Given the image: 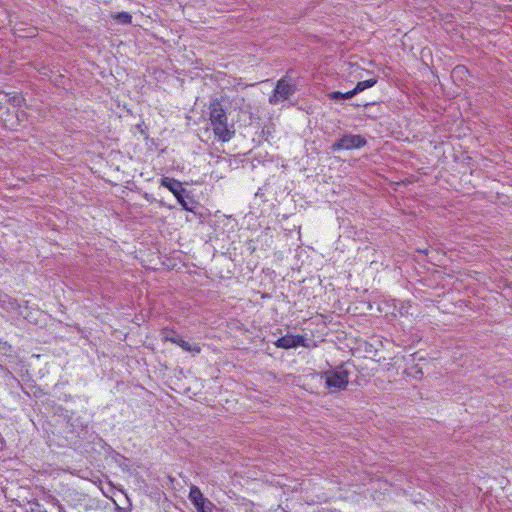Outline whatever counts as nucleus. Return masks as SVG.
<instances>
[{
  "label": "nucleus",
  "instance_id": "obj_17",
  "mask_svg": "<svg viewBox=\"0 0 512 512\" xmlns=\"http://www.w3.org/2000/svg\"><path fill=\"white\" fill-rule=\"evenodd\" d=\"M56 506H57L58 512H66L65 508L58 500H56Z\"/></svg>",
  "mask_w": 512,
  "mask_h": 512
},
{
  "label": "nucleus",
  "instance_id": "obj_11",
  "mask_svg": "<svg viewBox=\"0 0 512 512\" xmlns=\"http://www.w3.org/2000/svg\"><path fill=\"white\" fill-rule=\"evenodd\" d=\"M162 335L164 341H169L177 345L179 340H181V337L174 330L164 329Z\"/></svg>",
  "mask_w": 512,
  "mask_h": 512
},
{
  "label": "nucleus",
  "instance_id": "obj_4",
  "mask_svg": "<svg viewBox=\"0 0 512 512\" xmlns=\"http://www.w3.org/2000/svg\"><path fill=\"white\" fill-rule=\"evenodd\" d=\"M367 144L366 139L362 135L344 134L340 139L331 146L332 151L352 150L364 147Z\"/></svg>",
  "mask_w": 512,
  "mask_h": 512
},
{
  "label": "nucleus",
  "instance_id": "obj_16",
  "mask_svg": "<svg viewBox=\"0 0 512 512\" xmlns=\"http://www.w3.org/2000/svg\"><path fill=\"white\" fill-rule=\"evenodd\" d=\"M16 117L19 121L26 117V113L24 111H17Z\"/></svg>",
  "mask_w": 512,
  "mask_h": 512
},
{
  "label": "nucleus",
  "instance_id": "obj_8",
  "mask_svg": "<svg viewBox=\"0 0 512 512\" xmlns=\"http://www.w3.org/2000/svg\"><path fill=\"white\" fill-rule=\"evenodd\" d=\"M356 93H354V90H350L346 93H342L340 91H333L328 94L329 99L339 101V100H345V99H351L354 97Z\"/></svg>",
  "mask_w": 512,
  "mask_h": 512
},
{
  "label": "nucleus",
  "instance_id": "obj_14",
  "mask_svg": "<svg viewBox=\"0 0 512 512\" xmlns=\"http://www.w3.org/2000/svg\"><path fill=\"white\" fill-rule=\"evenodd\" d=\"M411 370L413 371V372H411V374H412V375H414L416 378H419V379H420V378L422 377L423 372H422V370L418 367V365H414V366H412V367H411Z\"/></svg>",
  "mask_w": 512,
  "mask_h": 512
},
{
  "label": "nucleus",
  "instance_id": "obj_12",
  "mask_svg": "<svg viewBox=\"0 0 512 512\" xmlns=\"http://www.w3.org/2000/svg\"><path fill=\"white\" fill-rule=\"evenodd\" d=\"M112 17L121 24H130L132 22V16L128 12H118Z\"/></svg>",
  "mask_w": 512,
  "mask_h": 512
},
{
  "label": "nucleus",
  "instance_id": "obj_5",
  "mask_svg": "<svg viewBox=\"0 0 512 512\" xmlns=\"http://www.w3.org/2000/svg\"><path fill=\"white\" fill-rule=\"evenodd\" d=\"M188 498L198 512H213L215 509V505L195 485L190 487Z\"/></svg>",
  "mask_w": 512,
  "mask_h": 512
},
{
  "label": "nucleus",
  "instance_id": "obj_1",
  "mask_svg": "<svg viewBox=\"0 0 512 512\" xmlns=\"http://www.w3.org/2000/svg\"><path fill=\"white\" fill-rule=\"evenodd\" d=\"M209 119L213 127L214 134L223 142L229 141L235 134V131L228 125L226 109L222 101L217 97H212L209 101Z\"/></svg>",
  "mask_w": 512,
  "mask_h": 512
},
{
  "label": "nucleus",
  "instance_id": "obj_7",
  "mask_svg": "<svg viewBox=\"0 0 512 512\" xmlns=\"http://www.w3.org/2000/svg\"><path fill=\"white\" fill-rule=\"evenodd\" d=\"M161 186L167 188L173 195L180 199L182 196L187 195L186 189L182 186V183L174 178L163 177L161 179Z\"/></svg>",
  "mask_w": 512,
  "mask_h": 512
},
{
  "label": "nucleus",
  "instance_id": "obj_15",
  "mask_svg": "<svg viewBox=\"0 0 512 512\" xmlns=\"http://www.w3.org/2000/svg\"><path fill=\"white\" fill-rule=\"evenodd\" d=\"M10 102H12L13 106L17 107L21 105L22 99L19 96H14L9 99Z\"/></svg>",
  "mask_w": 512,
  "mask_h": 512
},
{
  "label": "nucleus",
  "instance_id": "obj_2",
  "mask_svg": "<svg viewBox=\"0 0 512 512\" xmlns=\"http://www.w3.org/2000/svg\"><path fill=\"white\" fill-rule=\"evenodd\" d=\"M349 374L350 372L341 365L336 369L322 372L321 378L325 380V385L331 392H337L347 388Z\"/></svg>",
  "mask_w": 512,
  "mask_h": 512
},
{
  "label": "nucleus",
  "instance_id": "obj_18",
  "mask_svg": "<svg viewBox=\"0 0 512 512\" xmlns=\"http://www.w3.org/2000/svg\"><path fill=\"white\" fill-rule=\"evenodd\" d=\"M465 71H466V68L464 66H457L454 69V72H456V73H462V72H465Z\"/></svg>",
  "mask_w": 512,
  "mask_h": 512
},
{
  "label": "nucleus",
  "instance_id": "obj_10",
  "mask_svg": "<svg viewBox=\"0 0 512 512\" xmlns=\"http://www.w3.org/2000/svg\"><path fill=\"white\" fill-rule=\"evenodd\" d=\"M178 346H180L184 351L190 352L192 354H199L201 352V347L198 344L192 345L182 338L179 340Z\"/></svg>",
  "mask_w": 512,
  "mask_h": 512
},
{
  "label": "nucleus",
  "instance_id": "obj_9",
  "mask_svg": "<svg viewBox=\"0 0 512 512\" xmlns=\"http://www.w3.org/2000/svg\"><path fill=\"white\" fill-rule=\"evenodd\" d=\"M377 81H378L377 78H371L368 80L359 81L356 84L355 88L353 89L354 93L358 94V93L364 91L365 89L373 87L377 83Z\"/></svg>",
  "mask_w": 512,
  "mask_h": 512
},
{
  "label": "nucleus",
  "instance_id": "obj_13",
  "mask_svg": "<svg viewBox=\"0 0 512 512\" xmlns=\"http://www.w3.org/2000/svg\"><path fill=\"white\" fill-rule=\"evenodd\" d=\"M179 204L183 207V209L187 211H193V206H190L188 202L185 200V196H182L180 199H177Z\"/></svg>",
  "mask_w": 512,
  "mask_h": 512
},
{
  "label": "nucleus",
  "instance_id": "obj_6",
  "mask_svg": "<svg viewBox=\"0 0 512 512\" xmlns=\"http://www.w3.org/2000/svg\"><path fill=\"white\" fill-rule=\"evenodd\" d=\"M274 345L277 348L290 349L298 346H305V338L301 335H285L278 338Z\"/></svg>",
  "mask_w": 512,
  "mask_h": 512
},
{
  "label": "nucleus",
  "instance_id": "obj_3",
  "mask_svg": "<svg viewBox=\"0 0 512 512\" xmlns=\"http://www.w3.org/2000/svg\"><path fill=\"white\" fill-rule=\"evenodd\" d=\"M296 91L294 84L291 83L289 78V71L284 77L277 81L273 94L269 97L271 104H277L279 101H285L292 96Z\"/></svg>",
  "mask_w": 512,
  "mask_h": 512
}]
</instances>
